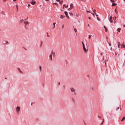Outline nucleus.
Returning a JSON list of instances; mask_svg holds the SVG:
<instances>
[{"label": "nucleus", "mask_w": 125, "mask_h": 125, "mask_svg": "<svg viewBox=\"0 0 125 125\" xmlns=\"http://www.w3.org/2000/svg\"><path fill=\"white\" fill-rule=\"evenodd\" d=\"M64 7H65V8H68V5H66V4H63V8L64 9Z\"/></svg>", "instance_id": "nucleus-4"}, {"label": "nucleus", "mask_w": 125, "mask_h": 125, "mask_svg": "<svg viewBox=\"0 0 125 125\" xmlns=\"http://www.w3.org/2000/svg\"><path fill=\"white\" fill-rule=\"evenodd\" d=\"M93 12H94L95 14H96V10H93Z\"/></svg>", "instance_id": "nucleus-21"}, {"label": "nucleus", "mask_w": 125, "mask_h": 125, "mask_svg": "<svg viewBox=\"0 0 125 125\" xmlns=\"http://www.w3.org/2000/svg\"><path fill=\"white\" fill-rule=\"evenodd\" d=\"M70 7H71V8H72V7H73V3H71V4H70Z\"/></svg>", "instance_id": "nucleus-23"}, {"label": "nucleus", "mask_w": 125, "mask_h": 125, "mask_svg": "<svg viewBox=\"0 0 125 125\" xmlns=\"http://www.w3.org/2000/svg\"><path fill=\"white\" fill-rule=\"evenodd\" d=\"M109 21L110 22V23H113V21H112V17H110V18H109Z\"/></svg>", "instance_id": "nucleus-8"}, {"label": "nucleus", "mask_w": 125, "mask_h": 125, "mask_svg": "<svg viewBox=\"0 0 125 125\" xmlns=\"http://www.w3.org/2000/svg\"><path fill=\"white\" fill-rule=\"evenodd\" d=\"M64 17H65L63 15H61V17H60V18H61L62 19H63V18H64Z\"/></svg>", "instance_id": "nucleus-15"}, {"label": "nucleus", "mask_w": 125, "mask_h": 125, "mask_svg": "<svg viewBox=\"0 0 125 125\" xmlns=\"http://www.w3.org/2000/svg\"><path fill=\"white\" fill-rule=\"evenodd\" d=\"M83 49L85 52H86V49L85 48V47H83Z\"/></svg>", "instance_id": "nucleus-13"}, {"label": "nucleus", "mask_w": 125, "mask_h": 125, "mask_svg": "<svg viewBox=\"0 0 125 125\" xmlns=\"http://www.w3.org/2000/svg\"><path fill=\"white\" fill-rule=\"evenodd\" d=\"M20 23H23V22H24V20L21 19L20 21Z\"/></svg>", "instance_id": "nucleus-14"}, {"label": "nucleus", "mask_w": 125, "mask_h": 125, "mask_svg": "<svg viewBox=\"0 0 125 125\" xmlns=\"http://www.w3.org/2000/svg\"><path fill=\"white\" fill-rule=\"evenodd\" d=\"M17 10H18V5H16Z\"/></svg>", "instance_id": "nucleus-33"}, {"label": "nucleus", "mask_w": 125, "mask_h": 125, "mask_svg": "<svg viewBox=\"0 0 125 125\" xmlns=\"http://www.w3.org/2000/svg\"><path fill=\"white\" fill-rule=\"evenodd\" d=\"M96 16L97 17H98V15H97V14H96Z\"/></svg>", "instance_id": "nucleus-50"}, {"label": "nucleus", "mask_w": 125, "mask_h": 125, "mask_svg": "<svg viewBox=\"0 0 125 125\" xmlns=\"http://www.w3.org/2000/svg\"><path fill=\"white\" fill-rule=\"evenodd\" d=\"M6 0H3V1H5Z\"/></svg>", "instance_id": "nucleus-59"}, {"label": "nucleus", "mask_w": 125, "mask_h": 125, "mask_svg": "<svg viewBox=\"0 0 125 125\" xmlns=\"http://www.w3.org/2000/svg\"><path fill=\"white\" fill-rule=\"evenodd\" d=\"M103 124V122L101 123V125H102Z\"/></svg>", "instance_id": "nucleus-55"}, {"label": "nucleus", "mask_w": 125, "mask_h": 125, "mask_svg": "<svg viewBox=\"0 0 125 125\" xmlns=\"http://www.w3.org/2000/svg\"><path fill=\"white\" fill-rule=\"evenodd\" d=\"M115 5H117V4H116V3H112V6H115Z\"/></svg>", "instance_id": "nucleus-12"}, {"label": "nucleus", "mask_w": 125, "mask_h": 125, "mask_svg": "<svg viewBox=\"0 0 125 125\" xmlns=\"http://www.w3.org/2000/svg\"><path fill=\"white\" fill-rule=\"evenodd\" d=\"M18 70L20 71L21 72H22V71H21V70L20 69V68H18Z\"/></svg>", "instance_id": "nucleus-44"}, {"label": "nucleus", "mask_w": 125, "mask_h": 125, "mask_svg": "<svg viewBox=\"0 0 125 125\" xmlns=\"http://www.w3.org/2000/svg\"><path fill=\"white\" fill-rule=\"evenodd\" d=\"M71 9H73V8L70 7L68 9V10H71Z\"/></svg>", "instance_id": "nucleus-29"}, {"label": "nucleus", "mask_w": 125, "mask_h": 125, "mask_svg": "<svg viewBox=\"0 0 125 125\" xmlns=\"http://www.w3.org/2000/svg\"><path fill=\"white\" fill-rule=\"evenodd\" d=\"M64 28V24H63L62 25V29H63Z\"/></svg>", "instance_id": "nucleus-39"}, {"label": "nucleus", "mask_w": 125, "mask_h": 125, "mask_svg": "<svg viewBox=\"0 0 125 125\" xmlns=\"http://www.w3.org/2000/svg\"><path fill=\"white\" fill-rule=\"evenodd\" d=\"M39 69H40V71H42V66H39Z\"/></svg>", "instance_id": "nucleus-26"}, {"label": "nucleus", "mask_w": 125, "mask_h": 125, "mask_svg": "<svg viewBox=\"0 0 125 125\" xmlns=\"http://www.w3.org/2000/svg\"><path fill=\"white\" fill-rule=\"evenodd\" d=\"M34 103H32L31 104V105H33V104H34Z\"/></svg>", "instance_id": "nucleus-46"}, {"label": "nucleus", "mask_w": 125, "mask_h": 125, "mask_svg": "<svg viewBox=\"0 0 125 125\" xmlns=\"http://www.w3.org/2000/svg\"><path fill=\"white\" fill-rule=\"evenodd\" d=\"M28 6H30V4H28Z\"/></svg>", "instance_id": "nucleus-56"}, {"label": "nucleus", "mask_w": 125, "mask_h": 125, "mask_svg": "<svg viewBox=\"0 0 125 125\" xmlns=\"http://www.w3.org/2000/svg\"><path fill=\"white\" fill-rule=\"evenodd\" d=\"M115 12L116 13V14H118V11H117V9H115Z\"/></svg>", "instance_id": "nucleus-19"}, {"label": "nucleus", "mask_w": 125, "mask_h": 125, "mask_svg": "<svg viewBox=\"0 0 125 125\" xmlns=\"http://www.w3.org/2000/svg\"><path fill=\"white\" fill-rule=\"evenodd\" d=\"M20 108H21L20 106H17L16 107V110L17 112H18V113H19V111H20Z\"/></svg>", "instance_id": "nucleus-2"}, {"label": "nucleus", "mask_w": 125, "mask_h": 125, "mask_svg": "<svg viewBox=\"0 0 125 125\" xmlns=\"http://www.w3.org/2000/svg\"><path fill=\"white\" fill-rule=\"evenodd\" d=\"M92 15H93V16H94L95 15L94 14V13H91Z\"/></svg>", "instance_id": "nucleus-41"}, {"label": "nucleus", "mask_w": 125, "mask_h": 125, "mask_svg": "<svg viewBox=\"0 0 125 125\" xmlns=\"http://www.w3.org/2000/svg\"><path fill=\"white\" fill-rule=\"evenodd\" d=\"M52 53H53V51H52Z\"/></svg>", "instance_id": "nucleus-61"}, {"label": "nucleus", "mask_w": 125, "mask_h": 125, "mask_svg": "<svg viewBox=\"0 0 125 125\" xmlns=\"http://www.w3.org/2000/svg\"><path fill=\"white\" fill-rule=\"evenodd\" d=\"M45 0V1H49V0Z\"/></svg>", "instance_id": "nucleus-49"}, {"label": "nucleus", "mask_w": 125, "mask_h": 125, "mask_svg": "<svg viewBox=\"0 0 125 125\" xmlns=\"http://www.w3.org/2000/svg\"><path fill=\"white\" fill-rule=\"evenodd\" d=\"M104 29H105V32H107L108 31V29L107 28V27H106L105 25L104 26Z\"/></svg>", "instance_id": "nucleus-5"}, {"label": "nucleus", "mask_w": 125, "mask_h": 125, "mask_svg": "<svg viewBox=\"0 0 125 125\" xmlns=\"http://www.w3.org/2000/svg\"><path fill=\"white\" fill-rule=\"evenodd\" d=\"M61 0H56V1H60Z\"/></svg>", "instance_id": "nucleus-45"}, {"label": "nucleus", "mask_w": 125, "mask_h": 125, "mask_svg": "<svg viewBox=\"0 0 125 125\" xmlns=\"http://www.w3.org/2000/svg\"><path fill=\"white\" fill-rule=\"evenodd\" d=\"M111 2H114L115 1L114 0H110Z\"/></svg>", "instance_id": "nucleus-35"}, {"label": "nucleus", "mask_w": 125, "mask_h": 125, "mask_svg": "<svg viewBox=\"0 0 125 125\" xmlns=\"http://www.w3.org/2000/svg\"><path fill=\"white\" fill-rule=\"evenodd\" d=\"M53 4H55V5H58V3H57V2H55V3H53Z\"/></svg>", "instance_id": "nucleus-20"}, {"label": "nucleus", "mask_w": 125, "mask_h": 125, "mask_svg": "<svg viewBox=\"0 0 125 125\" xmlns=\"http://www.w3.org/2000/svg\"><path fill=\"white\" fill-rule=\"evenodd\" d=\"M5 80H7V78L6 77V78H5Z\"/></svg>", "instance_id": "nucleus-58"}, {"label": "nucleus", "mask_w": 125, "mask_h": 125, "mask_svg": "<svg viewBox=\"0 0 125 125\" xmlns=\"http://www.w3.org/2000/svg\"><path fill=\"white\" fill-rule=\"evenodd\" d=\"M28 23H28L27 21H24V25H25V26H26V25H28Z\"/></svg>", "instance_id": "nucleus-9"}, {"label": "nucleus", "mask_w": 125, "mask_h": 125, "mask_svg": "<svg viewBox=\"0 0 125 125\" xmlns=\"http://www.w3.org/2000/svg\"><path fill=\"white\" fill-rule=\"evenodd\" d=\"M70 89L71 92H75V89H74V88H71Z\"/></svg>", "instance_id": "nucleus-6"}, {"label": "nucleus", "mask_w": 125, "mask_h": 125, "mask_svg": "<svg viewBox=\"0 0 125 125\" xmlns=\"http://www.w3.org/2000/svg\"><path fill=\"white\" fill-rule=\"evenodd\" d=\"M121 47H123V48H125V44L122 43L121 45Z\"/></svg>", "instance_id": "nucleus-11"}, {"label": "nucleus", "mask_w": 125, "mask_h": 125, "mask_svg": "<svg viewBox=\"0 0 125 125\" xmlns=\"http://www.w3.org/2000/svg\"><path fill=\"white\" fill-rule=\"evenodd\" d=\"M5 43H6H6H8V41H5Z\"/></svg>", "instance_id": "nucleus-36"}, {"label": "nucleus", "mask_w": 125, "mask_h": 125, "mask_svg": "<svg viewBox=\"0 0 125 125\" xmlns=\"http://www.w3.org/2000/svg\"><path fill=\"white\" fill-rule=\"evenodd\" d=\"M24 27H25V29H27V26H26V25H24Z\"/></svg>", "instance_id": "nucleus-48"}, {"label": "nucleus", "mask_w": 125, "mask_h": 125, "mask_svg": "<svg viewBox=\"0 0 125 125\" xmlns=\"http://www.w3.org/2000/svg\"><path fill=\"white\" fill-rule=\"evenodd\" d=\"M55 55V53H53V55Z\"/></svg>", "instance_id": "nucleus-52"}, {"label": "nucleus", "mask_w": 125, "mask_h": 125, "mask_svg": "<svg viewBox=\"0 0 125 125\" xmlns=\"http://www.w3.org/2000/svg\"><path fill=\"white\" fill-rule=\"evenodd\" d=\"M117 31H118V32H119V33H120V32H121V28H118L117 29Z\"/></svg>", "instance_id": "nucleus-17"}, {"label": "nucleus", "mask_w": 125, "mask_h": 125, "mask_svg": "<svg viewBox=\"0 0 125 125\" xmlns=\"http://www.w3.org/2000/svg\"><path fill=\"white\" fill-rule=\"evenodd\" d=\"M17 0H13V1H16Z\"/></svg>", "instance_id": "nucleus-51"}, {"label": "nucleus", "mask_w": 125, "mask_h": 125, "mask_svg": "<svg viewBox=\"0 0 125 125\" xmlns=\"http://www.w3.org/2000/svg\"><path fill=\"white\" fill-rule=\"evenodd\" d=\"M62 2H63V0H62L61 1H60V4H62Z\"/></svg>", "instance_id": "nucleus-27"}, {"label": "nucleus", "mask_w": 125, "mask_h": 125, "mask_svg": "<svg viewBox=\"0 0 125 125\" xmlns=\"http://www.w3.org/2000/svg\"><path fill=\"white\" fill-rule=\"evenodd\" d=\"M87 11V12L88 13H90V12H91V11Z\"/></svg>", "instance_id": "nucleus-38"}, {"label": "nucleus", "mask_w": 125, "mask_h": 125, "mask_svg": "<svg viewBox=\"0 0 125 125\" xmlns=\"http://www.w3.org/2000/svg\"><path fill=\"white\" fill-rule=\"evenodd\" d=\"M109 46H111L112 45V44H111V43H109Z\"/></svg>", "instance_id": "nucleus-40"}, {"label": "nucleus", "mask_w": 125, "mask_h": 125, "mask_svg": "<svg viewBox=\"0 0 125 125\" xmlns=\"http://www.w3.org/2000/svg\"><path fill=\"white\" fill-rule=\"evenodd\" d=\"M125 117H123L121 120V122H124V121H125Z\"/></svg>", "instance_id": "nucleus-16"}, {"label": "nucleus", "mask_w": 125, "mask_h": 125, "mask_svg": "<svg viewBox=\"0 0 125 125\" xmlns=\"http://www.w3.org/2000/svg\"><path fill=\"white\" fill-rule=\"evenodd\" d=\"M105 67H107V62H105Z\"/></svg>", "instance_id": "nucleus-37"}, {"label": "nucleus", "mask_w": 125, "mask_h": 125, "mask_svg": "<svg viewBox=\"0 0 125 125\" xmlns=\"http://www.w3.org/2000/svg\"><path fill=\"white\" fill-rule=\"evenodd\" d=\"M117 44H118V48H120V46H121V42H117Z\"/></svg>", "instance_id": "nucleus-3"}, {"label": "nucleus", "mask_w": 125, "mask_h": 125, "mask_svg": "<svg viewBox=\"0 0 125 125\" xmlns=\"http://www.w3.org/2000/svg\"><path fill=\"white\" fill-rule=\"evenodd\" d=\"M49 58H50V60H51L52 61V55H49Z\"/></svg>", "instance_id": "nucleus-10"}, {"label": "nucleus", "mask_w": 125, "mask_h": 125, "mask_svg": "<svg viewBox=\"0 0 125 125\" xmlns=\"http://www.w3.org/2000/svg\"><path fill=\"white\" fill-rule=\"evenodd\" d=\"M119 109H120V107H118L116 108V111H118V110H119Z\"/></svg>", "instance_id": "nucleus-34"}, {"label": "nucleus", "mask_w": 125, "mask_h": 125, "mask_svg": "<svg viewBox=\"0 0 125 125\" xmlns=\"http://www.w3.org/2000/svg\"><path fill=\"white\" fill-rule=\"evenodd\" d=\"M87 27H89V24H88V25H87Z\"/></svg>", "instance_id": "nucleus-57"}, {"label": "nucleus", "mask_w": 125, "mask_h": 125, "mask_svg": "<svg viewBox=\"0 0 125 125\" xmlns=\"http://www.w3.org/2000/svg\"><path fill=\"white\" fill-rule=\"evenodd\" d=\"M24 20H25V21H26V20H27V19H25Z\"/></svg>", "instance_id": "nucleus-60"}, {"label": "nucleus", "mask_w": 125, "mask_h": 125, "mask_svg": "<svg viewBox=\"0 0 125 125\" xmlns=\"http://www.w3.org/2000/svg\"><path fill=\"white\" fill-rule=\"evenodd\" d=\"M74 31L75 32V33H77V29L74 28Z\"/></svg>", "instance_id": "nucleus-24"}, {"label": "nucleus", "mask_w": 125, "mask_h": 125, "mask_svg": "<svg viewBox=\"0 0 125 125\" xmlns=\"http://www.w3.org/2000/svg\"><path fill=\"white\" fill-rule=\"evenodd\" d=\"M59 85H60V82H59Z\"/></svg>", "instance_id": "nucleus-54"}, {"label": "nucleus", "mask_w": 125, "mask_h": 125, "mask_svg": "<svg viewBox=\"0 0 125 125\" xmlns=\"http://www.w3.org/2000/svg\"><path fill=\"white\" fill-rule=\"evenodd\" d=\"M64 14L68 19H70V17H69V15H68V12L66 11H64Z\"/></svg>", "instance_id": "nucleus-1"}, {"label": "nucleus", "mask_w": 125, "mask_h": 125, "mask_svg": "<svg viewBox=\"0 0 125 125\" xmlns=\"http://www.w3.org/2000/svg\"><path fill=\"white\" fill-rule=\"evenodd\" d=\"M1 14H2V15H3V14H4V12L3 11H2L1 12Z\"/></svg>", "instance_id": "nucleus-31"}, {"label": "nucleus", "mask_w": 125, "mask_h": 125, "mask_svg": "<svg viewBox=\"0 0 125 125\" xmlns=\"http://www.w3.org/2000/svg\"><path fill=\"white\" fill-rule=\"evenodd\" d=\"M97 19L98 21H100V19L99 17H97Z\"/></svg>", "instance_id": "nucleus-28"}, {"label": "nucleus", "mask_w": 125, "mask_h": 125, "mask_svg": "<svg viewBox=\"0 0 125 125\" xmlns=\"http://www.w3.org/2000/svg\"><path fill=\"white\" fill-rule=\"evenodd\" d=\"M88 19H91V18L89 17V18H88Z\"/></svg>", "instance_id": "nucleus-53"}, {"label": "nucleus", "mask_w": 125, "mask_h": 125, "mask_svg": "<svg viewBox=\"0 0 125 125\" xmlns=\"http://www.w3.org/2000/svg\"><path fill=\"white\" fill-rule=\"evenodd\" d=\"M31 4L34 5V4H35L36 2L34 0H32V1H31Z\"/></svg>", "instance_id": "nucleus-7"}, {"label": "nucleus", "mask_w": 125, "mask_h": 125, "mask_svg": "<svg viewBox=\"0 0 125 125\" xmlns=\"http://www.w3.org/2000/svg\"><path fill=\"white\" fill-rule=\"evenodd\" d=\"M117 18V17H115V19H116Z\"/></svg>", "instance_id": "nucleus-62"}, {"label": "nucleus", "mask_w": 125, "mask_h": 125, "mask_svg": "<svg viewBox=\"0 0 125 125\" xmlns=\"http://www.w3.org/2000/svg\"><path fill=\"white\" fill-rule=\"evenodd\" d=\"M47 37H49V35H48V32H47Z\"/></svg>", "instance_id": "nucleus-43"}, {"label": "nucleus", "mask_w": 125, "mask_h": 125, "mask_svg": "<svg viewBox=\"0 0 125 125\" xmlns=\"http://www.w3.org/2000/svg\"><path fill=\"white\" fill-rule=\"evenodd\" d=\"M69 15H70L71 16H73V13H69Z\"/></svg>", "instance_id": "nucleus-22"}, {"label": "nucleus", "mask_w": 125, "mask_h": 125, "mask_svg": "<svg viewBox=\"0 0 125 125\" xmlns=\"http://www.w3.org/2000/svg\"><path fill=\"white\" fill-rule=\"evenodd\" d=\"M98 117L99 119H101V117H100V116H98Z\"/></svg>", "instance_id": "nucleus-42"}, {"label": "nucleus", "mask_w": 125, "mask_h": 125, "mask_svg": "<svg viewBox=\"0 0 125 125\" xmlns=\"http://www.w3.org/2000/svg\"><path fill=\"white\" fill-rule=\"evenodd\" d=\"M82 44H83V47H84V43H83V42H82Z\"/></svg>", "instance_id": "nucleus-25"}, {"label": "nucleus", "mask_w": 125, "mask_h": 125, "mask_svg": "<svg viewBox=\"0 0 125 125\" xmlns=\"http://www.w3.org/2000/svg\"><path fill=\"white\" fill-rule=\"evenodd\" d=\"M42 43H43V42H42V41L41 44H40V47H42Z\"/></svg>", "instance_id": "nucleus-18"}, {"label": "nucleus", "mask_w": 125, "mask_h": 125, "mask_svg": "<svg viewBox=\"0 0 125 125\" xmlns=\"http://www.w3.org/2000/svg\"><path fill=\"white\" fill-rule=\"evenodd\" d=\"M55 24H56V23H53L54 28H55Z\"/></svg>", "instance_id": "nucleus-30"}, {"label": "nucleus", "mask_w": 125, "mask_h": 125, "mask_svg": "<svg viewBox=\"0 0 125 125\" xmlns=\"http://www.w3.org/2000/svg\"><path fill=\"white\" fill-rule=\"evenodd\" d=\"M24 27H25V29H27V26H26V25H24Z\"/></svg>", "instance_id": "nucleus-47"}, {"label": "nucleus", "mask_w": 125, "mask_h": 125, "mask_svg": "<svg viewBox=\"0 0 125 125\" xmlns=\"http://www.w3.org/2000/svg\"><path fill=\"white\" fill-rule=\"evenodd\" d=\"M90 38H91V35H88V38H89V39H90Z\"/></svg>", "instance_id": "nucleus-32"}]
</instances>
